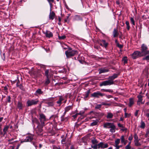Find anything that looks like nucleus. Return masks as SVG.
<instances>
[{
	"mask_svg": "<svg viewBox=\"0 0 149 149\" xmlns=\"http://www.w3.org/2000/svg\"><path fill=\"white\" fill-rule=\"evenodd\" d=\"M130 20L131 23L133 25H135V22L133 18L131 17L130 19Z\"/></svg>",
	"mask_w": 149,
	"mask_h": 149,
	"instance_id": "49",
	"label": "nucleus"
},
{
	"mask_svg": "<svg viewBox=\"0 0 149 149\" xmlns=\"http://www.w3.org/2000/svg\"><path fill=\"white\" fill-rule=\"evenodd\" d=\"M50 83V81L49 79V77L46 78L45 81V86H47Z\"/></svg>",
	"mask_w": 149,
	"mask_h": 149,
	"instance_id": "30",
	"label": "nucleus"
},
{
	"mask_svg": "<svg viewBox=\"0 0 149 149\" xmlns=\"http://www.w3.org/2000/svg\"><path fill=\"white\" fill-rule=\"evenodd\" d=\"M109 71V70L107 69H105L104 68L101 69L99 70V74H100L102 73H105L106 72H108Z\"/></svg>",
	"mask_w": 149,
	"mask_h": 149,
	"instance_id": "19",
	"label": "nucleus"
},
{
	"mask_svg": "<svg viewBox=\"0 0 149 149\" xmlns=\"http://www.w3.org/2000/svg\"><path fill=\"white\" fill-rule=\"evenodd\" d=\"M121 141L122 143H124L125 145L126 142L125 141L124 137V136H122L120 138Z\"/></svg>",
	"mask_w": 149,
	"mask_h": 149,
	"instance_id": "37",
	"label": "nucleus"
},
{
	"mask_svg": "<svg viewBox=\"0 0 149 149\" xmlns=\"http://www.w3.org/2000/svg\"><path fill=\"white\" fill-rule=\"evenodd\" d=\"M74 19L75 20H77V21L82 20V18L79 15H75L74 17Z\"/></svg>",
	"mask_w": 149,
	"mask_h": 149,
	"instance_id": "25",
	"label": "nucleus"
},
{
	"mask_svg": "<svg viewBox=\"0 0 149 149\" xmlns=\"http://www.w3.org/2000/svg\"><path fill=\"white\" fill-rule=\"evenodd\" d=\"M143 60H146L148 62H149V55H148L142 58Z\"/></svg>",
	"mask_w": 149,
	"mask_h": 149,
	"instance_id": "35",
	"label": "nucleus"
},
{
	"mask_svg": "<svg viewBox=\"0 0 149 149\" xmlns=\"http://www.w3.org/2000/svg\"><path fill=\"white\" fill-rule=\"evenodd\" d=\"M9 127V126L8 125H5L4 126V128L3 130V136H4L6 134L7 132Z\"/></svg>",
	"mask_w": 149,
	"mask_h": 149,
	"instance_id": "17",
	"label": "nucleus"
},
{
	"mask_svg": "<svg viewBox=\"0 0 149 149\" xmlns=\"http://www.w3.org/2000/svg\"><path fill=\"white\" fill-rule=\"evenodd\" d=\"M72 108L73 107L72 106H69L65 108V110L66 111L68 112L71 109H72Z\"/></svg>",
	"mask_w": 149,
	"mask_h": 149,
	"instance_id": "28",
	"label": "nucleus"
},
{
	"mask_svg": "<svg viewBox=\"0 0 149 149\" xmlns=\"http://www.w3.org/2000/svg\"><path fill=\"white\" fill-rule=\"evenodd\" d=\"M98 43L102 47H104L106 48L108 45V43L106 42L105 40H102L97 41Z\"/></svg>",
	"mask_w": 149,
	"mask_h": 149,
	"instance_id": "11",
	"label": "nucleus"
},
{
	"mask_svg": "<svg viewBox=\"0 0 149 149\" xmlns=\"http://www.w3.org/2000/svg\"><path fill=\"white\" fill-rule=\"evenodd\" d=\"M90 89L88 90L85 93V97H84V99L85 100H86V98H87L88 97V95H89V94H90Z\"/></svg>",
	"mask_w": 149,
	"mask_h": 149,
	"instance_id": "24",
	"label": "nucleus"
},
{
	"mask_svg": "<svg viewBox=\"0 0 149 149\" xmlns=\"http://www.w3.org/2000/svg\"><path fill=\"white\" fill-rule=\"evenodd\" d=\"M101 105L102 106V105H105V106H110L111 105V104L110 103H107L104 102H102L101 103Z\"/></svg>",
	"mask_w": 149,
	"mask_h": 149,
	"instance_id": "50",
	"label": "nucleus"
},
{
	"mask_svg": "<svg viewBox=\"0 0 149 149\" xmlns=\"http://www.w3.org/2000/svg\"><path fill=\"white\" fill-rule=\"evenodd\" d=\"M64 100V98L61 97H60L59 100L57 102V103L58 104H61V102Z\"/></svg>",
	"mask_w": 149,
	"mask_h": 149,
	"instance_id": "31",
	"label": "nucleus"
},
{
	"mask_svg": "<svg viewBox=\"0 0 149 149\" xmlns=\"http://www.w3.org/2000/svg\"><path fill=\"white\" fill-rule=\"evenodd\" d=\"M40 70H38L32 72L31 73L32 77L34 78L38 77L40 75Z\"/></svg>",
	"mask_w": 149,
	"mask_h": 149,
	"instance_id": "12",
	"label": "nucleus"
},
{
	"mask_svg": "<svg viewBox=\"0 0 149 149\" xmlns=\"http://www.w3.org/2000/svg\"><path fill=\"white\" fill-rule=\"evenodd\" d=\"M94 47L95 49L98 50V49H99V48H100V47L99 46H98L95 45L94 46Z\"/></svg>",
	"mask_w": 149,
	"mask_h": 149,
	"instance_id": "61",
	"label": "nucleus"
},
{
	"mask_svg": "<svg viewBox=\"0 0 149 149\" xmlns=\"http://www.w3.org/2000/svg\"><path fill=\"white\" fill-rule=\"evenodd\" d=\"M10 100V96H8L6 98L7 101L6 103H7V102H8V103H10L11 102Z\"/></svg>",
	"mask_w": 149,
	"mask_h": 149,
	"instance_id": "47",
	"label": "nucleus"
},
{
	"mask_svg": "<svg viewBox=\"0 0 149 149\" xmlns=\"http://www.w3.org/2000/svg\"><path fill=\"white\" fill-rule=\"evenodd\" d=\"M142 97L143 96L141 95H138L137 97L138 98V102H141L142 101Z\"/></svg>",
	"mask_w": 149,
	"mask_h": 149,
	"instance_id": "33",
	"label": "nucleus"
},
{
	"mask_svg": "<svg viewBox=\"0 0 149 149\" xmlns=\"http://www.w3.org/2000/svg\"><path fill=\"white\" fill-rule=\"evenodd\" d=\"M104 95V94L101 93L100 91H97L92 94L91 96L99 98L100 96L102 97Z\"/></svg>",
	"mask_w": 149,
	"mask_h": 149,
	"instance_id": "9",
	"label": "nucleus"
},
{
	"mask_svg": "<svg viewBox=\"0 0 149 149\" xmlns=\"http://www.w3.org/2000/svg\"><path fill=\"white\" fill-rule=\"evenodd\" d=\"M134 141H137L139 140L138 139V136L136 134H135L134 135Z\"/></svg>",
	"mask_w": 149,
	"mask_h": 149,
	"instance_id": "46",
	"label": "nucleus"
},
{
	"mask_svg": "<svg viewBox=\"0 0 149 149\" xmlns=\"http://www.w3.org/2000/svg\"><path fill=\"white\" fill-rule=\"evenodd\" d=\"M118 126L120 127L123 128L124 127L123 125L122 124H120V123H118Z\"/></svg>",
	"mask_w": 149,
	"mask_h": 149,
	"instance_id": "58",
	"label": "nucleus"
},
{
	"mask_svg": "<svg viewBox=\"0 0 149 149\" xmlns=\"http://www.w3.org/2000/svg\"><path fill=\"white\" fill-rule=\"evenodd\" d=\"M67 139L66 137L63 138L61 140V142L62 144H65L67 143Z\"/></svg>",
	"mask_w": 149,
	"mask_h": 149,
	"instance_id": "38",
	"label": "nucleus"
},
{
	"mask_svg": "<svg viewBox=\"0 0 149 149\" xmlns=\"http://www.w3.org/2000/svg\"><path fill=\"white\" fill-rule=\"evenodd\" d=\"M119 75V73L118 74H114L112 76H109L108 79L110 81H113L114 79L117 78Z\"/></svg>",
	"mask_w": 149,
	"mask_h": 149,
	"instance_id": "15",
	"label": "nucleus"
},
{
	"mask_svg": "<svg viewBox=\"0 0 149 149\" xmlns=\"http://www.w3.org/2000/svg\"><path fill=\"white\" fill-rule=\"evenodd\" d=\"M91 142L92 143L93 145H97V143H98V141L95 138H94L92 139L91 141Z\"/></svg>",
	"mask_w": 149,
	"mask_h": 149,
	"instance_id": "23",
	"label": "nucleus"
},
{
	"mask_svg": "<svg viewBox=\"0 0 149 149\" xmlns=\"http://www.w3.org/2000/svg\"><path fill=\"white\" fill-rule=\"evenodd\" d=\"M139 111V110H136V112L135 113L134 115L135 116H137Z\"/></svg>",
	"mask_w": 149,
	"mask_h": 149,
	"instance_id": "62",
	"label": "nucleus"
},
{
	"mask_svg": "<svg viewBox=\"0 0 149 149\" xmlns=\"http://www.w3.org/2000/svg\"><path fill=\"white\" fill-rule=\"evenodd\" d=\"M40 119L41 123V125L43 126L44 125L45 121L46 120V117L45 115L43 113L40 114Z\"/></svg>",
	"mask_w": 149,
	"mask_h": 149,
	"instance_id": "10",
	"label": "nucleus"
},
{
	"mask_svg": "<svg viewBox=\"0 0 149 149\" xmlns=\"http://www.w3.org/2000/svg\"><path fill=\"white\" fill-rule=\"evenodd\" d=\"M133 136L132 135H131L128 138V140L130 141H131L133 139Z\"/></svg>",
	"mask_w": 149,
	"mask_h": 149,
	"instance_id": "59",
	"label": "nucleus"
},
{
	"mask_svg": "<svg viewBox=\"0 0 149 149\" xmlns=\"http://www.w3.org/2000/svg\"><path fill=\"white\" fill-rule=\"evenodd\" d=\"M32 122L33 123H36L38 124L39 122L38 120L36 118H33L32 120Z\"/></svg>",
	"mask_w": 149,
	"mask_h": 149,
	"instance_id": "32",
	"label": "nucleus"
},
{
	"mask_svg": "<svg viewBox=\"0 0 149 149\" xmlns=\"http://www.w3.org/2000/svg\"><path fill=\"white\" fill-rule=\"evenodd\" d=\"M131 148V146L129 145H127L125 147V149H130Z\"/></svg>",
	"mask_w": 149,
	"mask_h": 149,
	"instance_id": "56",
	"label": "nucleus"
},
{
	"mask_svg": "<svg viewBox=\"0 0 149 149\" xmlns=\"http://www.w3.org/2000/svg\"><path fill=\"white\" fill-rule=\"evenodd\" d=\"M33 135L30 134L26 136V139H24V141L26 142H31L33 139Z\"/></svg>",
	"mask_w": 149,
	"mask_h": 149,
	"instance_id": "14",
	"label": "nucleus"
},
{
	"mask_svg": "<svg viewBox=\"0 0 149 149\" xmlns=\"http://www.w3.org/2000/svg\"><path fill=\"white\" fill-rule=\"evenodd\" d=\"M78 53V52L77 51L73 50L72 48L70 47L68 48V50L65 51V54L67 58H70L76 54H77Z\"/></svg>",
	"mask_w": 149,
	"mask_h": 149,
	"instance_id": "1",
	"label": "nucleus"
},
{
	"mask_svg": "<svg viewBox=\"0 0 149 149\" xmlns=\"http://www.w3.org/2000/svg\"><path fill=\"white\" fill-rule=\"evenodd\" d=\"M141 54L142 56H146L149 54V50L147 46L145 44H143L141 47Z\"/></svg>",
	"mask_w": 149,
	"mask_h": 149,
	"instance_id": "3",
	"label": "nucleus"
},
{
	"mask_svg": "<svg viewBox=\"0 0 149 149\" xmlns=\"http://www.w3.org/2000/svg\"><path fill=\"white\" fill-rule=\"evenodd\" d=\"M54 98L50 97L47 99H44L43 102L47 104L48 106H52L54 105Z\"/></svg>",
	"mask_w": 149,
	"mask_h": 149,
	"instance_id": "5",
	"label": "nucleus"
},
{
	"mask_svg": "<svg viewBox=\"0 0 149 149\" xmlns=\"http://www.w3.org/2000/svg\"><path fill=\"white\" fill-rule=\"evenodd\" d=\"M122 61H123L124 64L127 63V57L126 56L124 57L123 58Z\"/></svg>",
	"mask_w": 149,
	"mask_h": 149,
	"instance_id": "39",
	"label": "nucleus"
},
{
	"mask_svg": "<svg viewBox=\"0 0 149 149\" xmlns=\"http://www.w3.org/2000/svg\"><path fill=\"white\" fill-rule=\"evenodd\" d=\"M98 122V120H97V121L95 120L91 123L90 125L92 126L96 125L97 124Z\"/></svg>",
	"mask_w": 149,
	"mask_h": 149,
	"instance_id": "36",
	"label": "nucleus"
},
{
	"mask_svg": "<svg viewBox=\"0 0 149 149\" xmlns=\"http://www.w3.org/2000/svg\"><path fill=\"white\" fill-rule=\"evenodd\" d=\"M123 128L121 129V130L122 131H126L127 130V129L126 128H125L124 127Z\"/></svg>",
	"mask_w": 149,
	"mask_h": 149,
	"instance_id": "63",
	"label": "nucleus"
},
{
	"mask_svg": "<svg viewBox=\"0 0 149 149\" xmlns=\"http://www.w3.org/2000/svg\"><path fill=\"white\" fill-rule=\"evenodd\" d=\"M113 115L112 113H108L107 115V118H112L113 117Z\"/></svg>",
	"mask_w": 149,
	"mask_h": 149,
	"instance_id": "34",
	"label": "nucleus"
},
{
	"mask_svg": "<svg viewBox=\"0 0 149 149\" xmlns=\"http://www.w3.org/2000/svg\"><path fill=\"white\" fill-rule=\"evenodd\" d=\"M117 46L120 49L122 48L123 47V45L120 44L119 43H117Z\"/></svg>",
	"mask_w": 149,
	"mask_h": 149,
	"instance_id": "53",
	"label": "nucleus"
},
{
	"mask_svg": "<svg viewBox=\"0 0 149 149\" xmlns=\"http://www.w3.org/2000/svg\"><path fill=\"white\" fill-rule=\"evenodd\" d=\"M48 3H49V5L51 7L52 6V3H53L54 1V0H47Z\"/></svg>",
	"mask_w": 149,
	"mask_h": 149,
	"instance_id": "45",
	"label": "nucleus"
},
{
	"mask_svg": "<svg viewBox=\"0 0 149 149\" xmlns=\"http://www.w3.org/2000/svg\"><path fill=\"white\" fill-rule=\"evenodd\" d=\"M17 87H19L20 89L22 90H23L24 89V88L22 85L20 84V85H17Z\"/></svg>",
	"mask_w": 149,
	"mask_h": 149,
	"instance_id": "51",
	"label": "nucleus"
},
{
	"mask_svg": "<svg viewBox=\"0 0 149 149\" xmlns=\"http://www.w3.org/2000/svg\"><path fill=\"white\" fill-rule=\"evenodd\" d=\"M102 107V105L101 104H97L95 107V109H99L101 108Z\"/></svg>",
	"mask_w": 149,
	"mask_h": 149,
	"instance_id": "43",
	"label": "nucleus"
},
{
	"mask_svg": "<svg viewBox=\"0 0 149 149\" xmlns=\"http://www.w3.org/2000/svg\"><path fill=\"white\" fill-rule=\"evenodd\" d=\"M58 116L57 115H52V116H51L50 117V118H57L58 117Z\"/></svg>",
	"mask_w": 149,
	"mask_h": 149,
	"instance_id": "54",
	"label": "nucleus"
},
{
	"mask_svg": "<svg viewBox=\"0 0 149 149\" xmlns=\"http://www.w3.org/2000/svg\"><path fill=\"white\" fill-rule=\"evenodd\" d=\"M3 133L2 131V130L1 129H0V137L1 136L2 137L3 136Z\"/></svg>",
	"mask_w": 149,
	"mask_h": 149,
	"instance_id": "55",
	"label": "nucleus"
},
{
	"mask_svg": "<svg viewBox=\"0 0 149 149\" xmlns=\"http://www.w3.org/2000/svg\"><path fill=\"white\" fill-rule=\"evenodd\" d=\"M61 121H66L68 119V118L67 117H65L64 116H61Z\"/></svg>",
	"mask_w": 149,
	"mask_h": 149,
	"instance_id": "29",
	"label": "nucleus"
},
{
	"mask_svg": "<svg viewBox=\"0 0 149 149\" xmlns=\"http://www.w3.org/2000/svg\"><path fill=\"white\" fill-rule=\"evenodd\" d=\"M39 101L37 99H31L28 100L26 102L27 107H30L32 105L37 104Z\"/></svg>",
	"mask_w": 149,
	"mask_h": 149,
	"instance_id": "6",
	"label": "nucleus"
},
{
	"mask_svg": "<svg viewBox=\"0 0 149 149\" xmlns=\"http://www.w3.org/2000/svg\"><path fill=\"white\" fill-rule=\"evenodd\" d=\"M108 147V144L102 142L100 143H98L97 145H92L91 146V148H93L94 149H99L100 148L104 149Z\"/></svg>",
	"mask_w": 149,
	"mask_h": 149,
	"instance_id": "4",
	"label": "nucleus"
},
{
	"mask_svg": "<svg viewBox=\"0 0 149 149\" xmlns=\"http://www.w3.org/2000/svg\"><path fill=\"white\" fill-rule=\"evenodd\" d=\"M58 37L59 40H63L66 38V37L65 35H63L62 36H58Z\"/></svg>",
	"mask_w": 149,
	"mask_h": 149,
	"instance_id": "44",
	"label": "nucleus"
},
{
	"mask_svg": "<svg viewBox=\"0 0 149 149\" xmlns=\"http://www.w3.org/2000/svg\"><path fill=\"white\" fill-rule=\"evenodd\" d=\"M114 82L110 80H108L106 81H104L101 82L100 85V86H106L108 85H111L113 84Z\"/></svg>",
	"mask_w": 149,
	"mask_h": 149,
	"instance_id": "7",
	"label": "nucleus"
},
{
	"mask_svg": "<svg viewBox=\"0 0 149 149\" xmlns=\"http://www.w3.org/2000/svg\"><path fill=\"white\" fill-rule=\"evenodd\" d=\"M78 115L77 113H76L74 115L72 116V117H73L74 118V119H75V118H77V116Z\"/></svg>",
	"mask_w": 149,
	"mask_h": 149,
	"instance_id": "60",
	"label": "nucleus"
},
{
	"mask_svg": "<svg viewBox=\"0 0 149 149\" xmlns=\"http://www.w3.org/2000/svg\"><path fill=\"white\" fill-rule=\"evenodd\" d=\"M120 142V139H117L115 141L116 145H118Z\"/></svg>",
	"mask_w": 149,
	"mask_h": 149,
	"instance_id": "48",
	"label": "nucleus"
},
{
	"mask_svg": "<svg viewBox=\"0 0 149 149\" xmlns=\"http://www.w3.org/2000/svg\"><path fill=\"white\" fill-rule=\"evenodd\" d=\"M43 33L47 38H49L52 37L53 36L52 33L48 30H46L45 31H43Z\"/></svg>",
	"mask_w": 149,
	"mask_h": 149,
	"instance_id": "13",
	"label": "nucleus"
},
{
	"mask_svg": "<svg viewBox=\"0 0 149 149\" xmlns=\"http://www.w3.org/2000/svg\"><path fill=\"white\" fill-rule=\"evenodd\" d=\"M145 126V124L144 122L143 121H141V125L140 127L143 129H144Z\"/></svg>",
	"mask_w": 149,
	"mask_h": 149,
	"instance_id": "41",
	"label": "nucleus"
},
{
	"mask_svg": "<svg viewBox=\"0 0 149 149\" xmlns=\"http://www.w3.org/2000/svg\"><path fill=\"white\" fill-rule=\"evenodd\" d=\"M139 140L137 141H134V143L135 146H141V143L139 142Z\"/></svg>",
	"mask_w": 149,
	"mask_h": 149,
	"instance_id": "26",
	"label": "nucleus"
},
{
	"mask_svg": "<svg viewBox=\"0 0 149 149\" xmlns=\"http://www.w3.org/2000/svg\"><path fill=\"white\" fill-rule=\"evenodd\" d=\"M49 70H46L45 71V76L46 77V78H48L49 77Z\"/></svg>",
	"mask_w": 149,
	"mask_h": 149,
	"instance_id": "40",
	"label": "nucleus"
},
{
	"mask_svg": "<svg viewBox=\"0 0 149 149\" xmlns=\"http://www.w3.org/2000/svg\"><path fill=\"white\" fill-rule=\"evenodd\" d=\"M115 146L116 147V149H119L120 148V146H118V145H116Z\"/></svg>",
	"mask_w": 149,
	"mask_h": 149,
	"instance_id": "64",
	"label": "nucleus"
},
{
	"mask_svg": "<svg viewBox=\"0 0 149 149\" xmlns=\"http://www.w3.org/2000/svg\"><path fill=\"white\" fill-rule=\"evenodd\" d=\"M125 24L127 26V29L129 30L130 28V26L129 22L128 21H126L125 22Z\"/></svg>",
	"mask_w": 149,
	"mask_h": 149,
	"instance_id": "42",
	"label": "nucleus"
},
{
	"mask_svg": "<svg viewBox=\"0 0 149 149\" xmlns=\"http://www.w3.org/2000/svg\"><path fill=\"white\" fill-rule=\"evenodd\" d=\"M43 93V91H42L41 89L38 88L36 90L34 94L35 95L37 96L38 95L42 94Z\"/></svg>",
	"mask_w": 149,
	"mask_h": 149,
	"instance_id": "16",
	"label": "nucleus"
},
{
	"mask_svg": "<svg viewBox=\"0 0 149 149\" xmlns=\"http://www.w3.org/2000/svg\"><path fill=\"white\" fill-rule=\"evenodd\" d=\"M55 16V13L54 11L50 12L49 15V18L50 19L53 20Z\"/></svg>",
	"mask_w": 149,
	"mask_h": 149,
	"instance_id": "18",
	"label": "nucleus"
},
{
	"mask_svg": "<svg viewBox=\"0 0 149 149\" xmlns=\"http://www.w3.org/2000/svg\"><path fill=\"white\" fill-rule=\"evenodd\" d=\"M84 111H81L79 113H77L78 115H80L81 116H83V114L84 113Z\"/></svg>",
	"mask_w": 149,
	"mask_h": 149,
	"instance_id": "52",
	"label": "nucleus"
},
{
	"mask_svg": "<svg viewBox=\"0 0 149 149\" xmlns=\"http://www.w3.org/2000/svg\"><path fill=\"white\" fill-rule=\"evenodd\" d=\"M104 127L106 128H110V131L112 133L115 132L116 126L113 123L107 122L104 124Z\"/></svg>",
	"mask_w": 149,
	"mask_h": 149,
	"instance_id": "2",
	"label": "nucleus"
},
{
	"mask_svg": "<svg viewBox=\"0 0 149 149\" xmlns=\"http://www.w3.org/2000/svg\"><path fill=\"white\" fill-rule=\"evenodd\" d=\"M43 131L42 129L41 128H38L36 130V133L38 135H41L42 134L41 133Z\"/></svg>",
	"mask_w": 149,
	"mask_h": 149,
	"instance_id": "20",
	"label": "nucleus"
},
{
	"mask_svg": "<svg viewBox=\"0 0 149 149\" xmlns=\"http://www.w3.org/2000/svg\"><path fill=\"white\" fill-rule=\"evenodd\" d=\"M113 36L114 37H116L118 36V32L117 30L115 29L113 30Z\"/></svg>",
	"mask_w": 149,
	"mask_h": 149,
	"instance_id": "22",
	"label": "nucleus"
},
{
	"mask_svg": "<svg viewBox=\"0 0 149 149\" xmlns=\"http://www.w3.org/2000/svg\"><path fill=\"white\" fill-rule=\"evenodd\" d=\"M143 56L140 52L136 51L134 52L132 54V57L134 59H136L139 57Z\"/></svg>",
	"mask_w": 149,
	"mask_h": 149,
	"instance_id": "8",
	"label": "nucleus"
},
{
	"mask_svg": "<svg viewBox=\"0 0 149 149\" xmlns=\"http://www.w3.org/2000/svg\"><path fill=\"white\" fill-rule=\"evenodd\" d=\"M53 149H61L60 147L59 146H54L53 147Z\"/></svg>",
	"mask_w": 149,
	"mask_h": 149,
	"instance_id": "57",
	"label": "nucleus"
},
{
	"mask_svg": "<svg viewBox=\"0 0 149 149\" xmlns=\"http://www.w3.org/2000/svg\"><path fill=\"white\" fill-rule=\"evenodd\" d=\"M133 99L132 98H130L129 99V106L130 107H131L134 104Z\"/></svg>",
	"mask_w": 149,
	"mask_h": 149,
	"instance_id": "27",
	"label": "nucleus"
},
{
	"mask_svg": "<svg viewBox=\"0 0 149 149\" xmlns=\"http://www.w3.org/2000/svg\"><path fill=\"white\" fill-rule=\"evenodd\" d=\"M17 107L19 110H22L23 109V105L22 103L20 102H18Z\"/></svg>",
	"mask_w": 149,
	"mask_h": 149,
	"instance_id": "21",
	"label": "nucleus"
}]
</instances>
